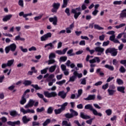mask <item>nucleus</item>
Returning <instances> with one entry per match:
<instances>
[{
    "mask_svg": "<svg viewBox=\"0 0 126 126\" xmlns=\"http://www.w3.org/2000/svg\"><path fill=\"white\" fill-rule=\"evenodd\" d=\"M47 77H48L47 78ZM55 77V74H51L50 75L49 74V73H47L44 76V78H47L46 80L49 82L51 81V80L53 79Z\"/></svg>",
    "mask_w": 126,
    "mask_h": 126,
    "instance_id": "obj_9",
    "label": "nucleus"
},
{
    "mask_svg": "<svg viewBox=\"0 0 126 126\" xmlns=\"http://www.w3.org/2000/svg\"><path fill=\"white\" fill-rule=\"evenodd\" d=\"M23 84L24 85H25V86H28L32 84V81L29 80H25L23 82Z\"/></svg>",
    "mask_w": 126,
    "mask_h": 126,
    "instance_id": "obj_26",
    "label": "nucleus"
},
{
    "mask_svg": "<svg viewBox=\"0 0 126 126\" xmlns=\"http://www.w3.org/2000/svg\"><path fill=\"white\" fill-rule=\"evenodd\" d=\"M73 74L75 75L76 77H78V78H81V77H82V73H78L76 71H75Z\"/></svg>",
    "mask_w": 126,
    "mask_h": 126,
    "instance_id": "obj_25",
    "label": "nucleus"
},
{
    "mask_svg": "<svg viewBox=\"0 0 126 126\" xmlns=\"http://www.w3.org/2000/svg\"><path fill=\"white\" fill-rule=\"evenodd\" d=\"M98 12H99V11L97 9H94V10L92 12L93 15L94 16H96L97 14H98Z\"/></svg>",
    "mask_w": 126,
    "mask_h": 126,
    "instance_id": "obj_59",
    "label": "nucleus"
},
{
    "mask_svg": "<svg viewBox=\"0 0 126 126\" xmlns=\"http://www.w3.org/2000/svg\"><path fill=\"white\" fill-rule=\"evenodd\" d=\"M15 41H25V38L20 37V35L16 36Z\"/></svg>",
    "mask_w": 126,
    "mask_h": 126,
    "instance_id": "obj_24",
    "label": "nucleus"
},
{
    "mask_svg": "<svg viewBox=\"0 0 126 126\" xmlns=\"http://www.w3.org/2000/svg\"><path fill=\"white\" fill-rule=\"evenodd\" d=\"M105 67H106V68H108L110 70H112L113 71L114 69V66H113L112 65H110L109 64H106L105 65Z\"/></svg>",
    "mask_w": 126,
    "mask_h": 126,
    "instance_id": "obj_39",
    "label": "nucleus"
},
{
    "mask_svg": "<svg viewBox=\"0 0 126 126\" xmlns=\"http://www.w3.org/2000/svg\"><path fill=\"white\" fill-rule=\"evenodd\" d=\"M26 102H27L26 97H25V95H23L21 98L20 103L21 105H24V104H25V103H26Z\"/></svg>",
    "mask_w": 126,
    "mask_h": 126,
    "instance_id": "obj_19",
    "label": "nucleus"
},
{
    "mask_svg": "<svg viewBox=\"0 0 126 126\" xmlns=\"http://www.w3.org/2000/svg\"><path fill=\"white\" fill-rule=\"evenodd\" d=\"M106 54H111L112 57H116L118 55V49L115 48H108L105 51Z\"/></svg>",
    "mask_w": 126,
    "mask_h": 126,
    "instance_id": "obj_5",
    "label": "nucleus"
},
{
    "mask_svg": "<svg viewBox=\"0 0 126 126\" xmlns=\"http://www.w3.org/2000/svg\"><path fill=\"white\" fill-rule=\"evenodd\" d=\"M19 49H20L21 51L23 53H27L28 52V49L27 48H23V46H20Z\"/></svg>",
    "mask_w": 126,
    "mask_h": 126,
    "instance_id": "obj_47",
    "label": "nucleus"
},
{
    "mask_svg": "<svg viewBox=\"0 0 126 126\" xmlns=\"http://www.w3.org/2000/svg\"><path fill=\"white\" fill-rule=\"evenodd\" d=\"M81 8L80 7H78L75 9H72L71 10L72 13H73L74 17L75 19H77L78 16L81 14Z\"/></svg>",
    "mask_w": 126,
    "mask_h": 126,
    "instance_id": "obj_3",
    "label": "nucleus"
},
{
    "mask_svg": "<svg viewBox=\"0 0 126 126\" xmlns=\"http://www.w3.org/2000/svg\"><path fill=\"white\" fill-rule=\"evenodd\" d=\"M63 110L61 108L58 109H55L54 112L55 113V115H59L63 112Z\"/></svg>",
    "mask_w": 126,
    "mask_h": 126,
    "instance_id": "obj_38",
    "label": "nucleus"
},
{
    "mask_svg": "<svg viewBox=\"0 0 126 126\" xmlns=\"http://www.w3.org/2000/svg\"><path fill=\"white\" fill-rule=\"evenodd\" d=\"M68 50V48L66 47L62 50H57L56 51V54H58V55H64L65 53H66V51Z\"/></svg>",
    "mask_w": 126,
    "mask_h": 126,
    "instance_id": "obj_14",
    "label": "nucleus"
},
{
    "mask_svg": "<svg viewBox=\"0 0 126 126\" xmlns=\"http://www.w3.org/2000/svg\"><path fill=\"white\" fill-rule=\"evenodd\" d=\"M120 63H121V64H124V65L126 67V60H121L120 61Z\"/></svg>",
    "mask_w": 126,
    "mask_h": 126,
    "instance_id": "obj_64",
    "label": "nucleus"
},
{
    "mask_svg": "<svg viewBox=\"0 0 126 126\" xmlns=\"http://www.w3.org/2000/svg\"><path fill=\"white\" fill-rule=\"evenodd\" d=\"M124 26H126L125 23H122L120 24L119 25L116 26L115 27V28L116 29H120V28H123V27H124Z\"/></svg>",
    "mask_w": 126,
    "mask_h": 126,
    "instance_id": "obj_29",
    "label": "nucleus"
},
{
    "mask_svg": "<svg viewBox=\"0 0 126 126\" xmlns=\"http://www.w3.org/2000/svg\"><path fill=\"white\" fill-rule=\"evenodd\" d=\"M108 87H109V84L106 83L105 85L102 86V89H103V90H106V89H108Z\"/></svg>",
    "mask_w": 126,
    "mask_h": 126,
    "instance_id": "obj_55",
    "label": "nucleus"
},
{
    "mask_svg": "<svg viewBox=\"0 0 126 126\" xmlns=\"http://www.w3.org/2000/svg\"><path fill=\"white\" fill-rule=\"evenodd\" d=\"M56 61L54 59H49L48 61V64H53V63H55Z\"/></svg>",
    "mask_w": 126,
    "mask_h": 126,
    "instance_id": "obj_56",
    "label": "nucleus"
},
{
    "mask_svg": "<svg viewBox=\"0 0 126 126\" xmlns=\"http://www.w3.org/2000/svg\"><path fill=\"white\" fill-rule=\"evenodd\" d=\"M32 126H40V123L37 122H32Z\"/></svg>",
    "mask_w": 126,
    "mask_h": 126,
    "instance_id": "obj_63",
    "label": "nucleus"
},
{
    "mask_svg": "<svg viewBox=\"0 0 126 126\" xmlns=\"http://www.w3.org/2000/svg\"><path fill=\"white\" fill-rule=\"evenodd\" d=\"M109 94H110V95H112L113 94H115V93L116 92V90H112V89H109L108 90H107Z\"/></svg>",
    "mask_w": 126,
    "mask_h": 126,
    "instance_id": "obj_44",
    "label": "nucleus"
},
{
    "mask_svg": "<svg viewBox=\"0 0 126 126\" xmlns=\"http://www.w3.org/2000/svg\"><path fill=\"white\" fill-rule=\"evenodd\" d=\"M123 4V1L122 0H116L113 2V4L115 5H121V4Z\"/></svg>",
    "mask_w": 126,
    "mask_h": 126,
    "instance_id": "obj_35",
    "label": "nucleus"
},
{
    "mask_svg": "<svg viewBox=\"0 0 126 126\" xmlns=\"http://www.w3.org/2000/svg\"><path fill=\"white\" fill-rule=\"evenodd\" d=\"M80 117L83 119L84 120H89V119H91V117L89 115H85L84 113L81 112L80 114Z\"/></svg>",
    "mask_w": 126,
    "mask_h": 126,
    "instance_id": "obj_13",
    "label": "nucleus"
},
{
    "mask_svg": "<svg viewBox=\"0 0 126 126\" xmlns=\"http://www.w3.org/2000/svg\"><path fill=\"white\" fill-rule=\"evenodd\" d=\"M38 97L39 98H40V99H43L44 102H45V103H47L48 100H47V99H46L44 97V95H38Z\"/></svg>",
    "mask_w": 126,
    "mask_h": 126,
    "instance_id": "obj_53",
    "label": "nucleus"
},
{
    "mask_svg": "<svg viewBox=\"0 0 126 126\" xmlns=\"http://www.w3.org/2000/svg\"><path fill=\"white\" fill-rule=\"evenodd\" d=\"M65 82H66L65 80H63L62 81L57 82L56 84H58V85L62 86L63 85V84H64Z\"/></svg>",
    "mask_w": 126,
    "mask_h": 126,
    "instance_id": "obj_37",
    "label": "nucleus"
},
{
    "mask_svg": "<svg viewBox=\"0 0 126 126\" xmlns=\"http://www.w3.org/2000/svg\"><path fill=\"white\" fill-rule=\"evenodd\" d=\"M49 20L50 22H53V25H57L58 22V17L54 16V17L49 18Z\"/></svg>",
    "mask_w": 126,
    "mask_h": 126,
    "instance_id": "obj_12",
    "label": "nucleus"
},
{
    "mask_svg": "<svg viewBox=\"0 0 126 126\" xmlns=\"http://www.w3.org/2000/svg\"><path fill=\"white\" fill-rule=\"evenodd\" d=\"M80 97V95H77L76 96L75 95H71L70 98L71 99H78V98H79Z\"/></svg>",
    "mask_w": 126,
    "mask_h": 126,
    "instance_id": "obj_57",
    "label": "nucleus"
},
{
    "mask_svg": "<svg viewBox=\"0 0 126 126\" xmlns=\"http://www.w3.org/2000/svg\"><path fill=\"white\" fill-rule=\"evenodd\" d=\"M53 7L56 8V9H59L60 8V6H61V3H54L52 5Z\"/></svg>",
    "mask_w": 126,
    "mask_h": 126,
    "instance_id": "obj_27",
    "label": "nucleus"
},
{
    "mask_svg": "<svg viewBox=\"0 0 126 126\" xmlns=\"http://www.w3.org/2000/svg\"><path fill=\"white\" fill-rule=\"evenodd\" d=\"M67 55L69 57H73L75 55V53H73V49H71L67 52Z\"/></svg>",
    "mask_w": 126,
    "mask_h": 126,
    "instance_id": "obj_20",
    "label": "nucleus"
},
{
    "mask_svg": "<svg viewBox=\"0 0 126 126\" xmlns=\"http://www.w3.org/2000/svg\"><path fill=\"white\" fill-rule=\"evenodd\" d=\"M66 60H67V57L63 56V57H60L59 61L60 62H65Z\"/></svg>",
    "mask_w": 126,
    "mask_h": 126,
    "instance_id": "obj_43",
    "label": "nucleus"
},
{
    "mask_svg": "<svg viewBox=\"0 0 126 126\" xmlns=\"http://www.w3.org/2000/svg\"><path fill=\"white\" fill-rule=\"evenodd\" d=\"M20 123V121L19 120L15 122L8 121L7 122V124L8 126H19Z\"/></svg>",
    "mask_w": 126,
    "mask_h": 126,
    "instance_id": "obj_8",
    "label": "nucleus"
},
{
    "mask_svg": "<svg viewBox=\"0 0 126 126\" xmlns=\"http://www.w3.org/2000/svg\"><path fill=\"white\" fill-rule=\"evenodd\" d=\"M95 99V95H90L87 98H85L84 100L86 101H90L91 100H94Z\"/></svg>",
    "mask_w": 126,
    "mask_h": 126,
    "instance_id": "obj_21",
    "label": "nucleus"
},
{
    "mask_svg": "<svg viewBox=\"0 0 126 126\" xmlns=\"http://www.w3.org/2000/svg\"><path fill=\"white\" fill-rule=\"evenodd\" d=\"M51 123V119H47L42 124L43 126H47Z\"/></svg>",
    "mask_w": 126,
    "mask_h": 126,
    "instance_id": "obj_34",
    "label": "nucleus"
},
{
    "mask_svg": "<svg viewBox=\"0 0 126 126\" xmlns=\"http://www.w3.org/2000/svg\"><path fill=\"white\" fill-rule=\"evenodd\" d=\"M43 16V14H39L38 16H36L34 18L35 21H38V20H40L42 18Z\"/></svg>",
    "mask_w": 126,
    "mask_h": 126,
    "instance_id": "obj_40",
    "label": "nucleus"
},
{
    "mask_svg": "<svg viewBox=\"0 0 126 126\" xmlns=\"http://www.w3.org/2000/svg\"><path fill=\"white\" fill-rule=\"evenodd\" d=\"M53 112H54V107L50 106L48 108L47 110V114L49 115H51V114H53Z\"/></svg>",
    "mask_w": 126,
    "mask_h": 126,
    "instance_id": "obj_23",
    "label": "nucleus"
},
{
    "mask_svg": "<svg viewBox=\"0 0 126 126\" xmlns=\"http://www.w3.org/2000/svg\"><path fill=\"white\" fill-rule=\"evenodd\" d=\"M94 29H97V30H104V28L100 27L99 25L94 24Z\"/></svg>",
    "mask_w": 126,
    "mask_h": 126,
    "instance_id": "obj_31",
    "label": "nucleus"
},
{
    "mask_svg": "<svg viewBox=\"0 0 126 126\" xmlns=\"http://www.w3.org/2000/svg\"><path fill=\"white\" fill-rule=\"evenodd\" d=\"M44 111H45V108L44 107H41V108H37L36 109V112L37 113H41L42 112H44Z\"/></svg>",
    "mask_w": 126,
    "mask_h": 126,
    "instance_id": "obj_49",
    "label": "nucleus"
},
{
    "mask_svg": "<svg viewBox=\"0 0 126 126\" xmlns=\"http://www.w3.org/2000/svg\"><path fill=\"white\" fill-rule=\"evenodd\" d=\"M34 104H35V100L30 99L28 103L24 106L25 109L23 107H20V111L21 113H22L23 115H26V114H35V110L34 109H29V108H32L34 106Z\"/></svg>",
    "mask_w": 126,
    "mask_h": 126,
    "instance_id": "obj_1",
    "label": "nucleus"
},
{
    "mask_svg": "<svg viewBox=\"0 0 126 126\" xmlns=\"http://www.w3.org/2000/svg\"><path fill=\"white\" fill-rule=\"evenodd\" d=\"M63 126H71V123L67 122L66 120H64L62 122Z\"/></svg>",
    "mask_w": 126,
    "mask_h": 126,
    "instance_id": "obj_22",
    "label": "nucleus"
},
{
    "mask_svg": "<svg viewBox=\"0 0 126 126\" xmlns=\"http://www.w3.org/2000/svg\"><path fill=\"white\" fill-rule=\"evenodd\" d=\"M105 113L108 116H111L112 115V110L110 109H107L105 111Z\"/></svg>",
    "mask_w": 126,
    "mask_h": 126,
    "instance_id": "obj_50",
    "label": "nucleus"
},
{
    "mask_svg": "<svg viewBox=\"0 0 126 126\" xmlns=\"http://www.w3.org/2000/svg\"><path fill=\"white\" fill-rule=\"evenodd\" d=\"M56 58V55L55 53H51L49 56V60H52V59H55Z\"/></svg>",
    "mask_w": 126,
    "mask_h": 126,
    "instance_id": "obj_51",
    "label": "nucleus"
},
{
    "mask_svg": "<svg viewBox=\"0 0 126 126\" xmlns=\"http://www.w3.org/2000/svg\"><path fill=\"white\" fill-rule=\"evenodd\" d=\"M119 71H120V72L122 73H125V72L126 71V70L124 66H121L119 69Z\"/></svg>",
    "mask_w": 126,
    "mask_h": 126,
    "instance_id": "obj_45",
    "label": "nucleus"
},
{
    "mask_svg": "<svg viewBox=\"0 0 126 126\" xmlns=\"http://www.w3.org/2000/svg\"><path fill=\"white\" fill-rule=\"evenodd\" d=\"M118 91H119V92H122V93H124L125 92V87H118L117 88Z\"/></svg>",
    "mask_w": 126,
    "mask_h": 126,
    "instance_id": "obj_41",
    "label": "nucleus"
},
{
    "mask_svg": "<svg viewBox=\"0 0 126 126\" xmlns=\"http://www.w3.org/2000/svg\"><path fill=\"white\" fill-rule=\"evenodd\" d=\"M120 18L121 19L126 18V12H125L124 10H123L120 14Z\"/></svg>",
    "mask_w": 126,
    "mask_h": 126,
    "instance_id": "obj_17",
    "label": "nucleus"
},
{
    "mask_svg": "<svg viewBox=\"0 0 126 126\" xmlns=\"http://www.w3.org/2000/svg\"><path fill=\"white\" fill-rule=\"evenodd\" d=\"M68 1V0H63V4L62 5V8H64V7H66Z\"/></svg>",
    "mask_w": 126,
    "mask_h": 126,
    "instance_id": "obj_42",
    "label": "nucleus"
},
{
    "mask_svg": "<svg viewBox=\"0 0 126 126\" xmlns=\"http://www.w3.org/2000/svg\"><path fill=\"white\" fill-rule=\"evenodd\" d=\"M49 38H52V33L51 32H48L46 34L41 36L40 37V41L41 42H45L47 41Z\"/></svg>",
    "mask_w": 126,
    "mask_h": 126,
    "instance_id": "obj_6",
    "label": "nucleus"
},
{
    "mask_svg": "<svg viewBox=\"0 0 126 126\" xmlns=\"http://www.w3.org/2000/svg\"><path fill=\"white\" fill-rule=\"evenodd\" d=\"M64 117H66V119H72V115L71 113H67L64 114Z\"/></svg>",
    "mask_w": 126,
    "mask_h": 126,
    "instance_id": "obj_33",
    "label": "nucleus"
},
{
    "mask_svg": "<svg viewBox=\"0 0 126 126\" xmlns=\"http://www.w3.org/2000/svg\"><path fill=\"white\" fill-rule=\"evenodd\" d=\"M85 109L86 110H90L94 115V116H98V117H102V113L97 111V110L95 109L94 107L91 104H87L85 106Z\"/></svg>",
    "mask_w": 126,
    "mask_h": 126,
    "instance_id": "obj_2",
    "label": "nucleus"
},
{
    "mask_svg": "<svg viewBox=\"0 0 126 126\" xmlns=\"http://www.w3.org/2000/svg\"><path fill=\"white\" fill-rule=\"evenodd\" d=\"M69 111L70 112L71 115L73 116V117H77V116H78V112H77V111H76L75 110L72 109H70Z\"/></svg>",
    "mask_w": 126,
    "mask_h": 126,
    "instance_id": "obj_16",
    "label": "nucleus"
},
{
    "mask_svg": "<svg viewBox=\"0 0 126 126\" xmlns=\"http://www.w3.org/2000/svg\"><path fill=\"white\" fill-rule=\"evenodd\" d=\"M29 51L31 52L32 51H37V48L35 47V46H32V47L29 49Z\"/></svg>",
    "mask_w": 126,
    "mask_h": 126,
    "instance_id": "obj_62",
    "label": "nucleus"
},
{
    "mask_svg": "<svg viewBox=\"0 0 126 126\" xmlns=\"http://www.w3.org/2000/svg\"><path fill=\"white\" fill-rule=\"evenodd\" d=\"M15 88V84H14L13 85L10 86L8 88V90H10V91H12Z\"/></svg>",
    "mask_w": 126,
    "mask_h": 126,
    "instance_id": "obj_52",
    "label": "nucleus"
},
{
    "mask_svg": "<svg viewBox=\"0 0 126 126\" xmlns=\"http://www.w3.org/2000/svg\"><path fill=\"white\" fill-rule=\"evenodd\" d=\"M10 115L12 117H16L18 115V113H17V112L15 110H13L10 112Z\"/></svg>",
    "mask_w": 126,
    "mask_h": 126,
    "instance_id": "obj_28",
    "label": "nucleus"
},
{
    "mask_svg": "<svg viewBox=\"0 0 126 126\" xmlns=\"http://www.w3.org/2000/svg\"><path fill=\"white\" fill-rule=\"evenodd\" d=\"M13 63H14V60H8L7 63V64L8 66H11L12 64H13Z\"/></svg>",
    "mask_w": 126,
    "mask_h": 126,
    "instance_id": "obj_36",
    "label": "nucleus"
},
{
    "mask_svg": "<svg viewBox=\"0 0 126 126\" xmlns=\"http://www.w3.org/2000/svg\"><path fill=\"white\" fill-rule=\"evenodd\" d=\"M57 66L56 64L51 66V67L48 68L49 72H51V73L54 72V71L56 70V68H57Z\"/></svg>",
    "mask_w": 126,
    "mask_h": 126,
    "instance_id": "obj_18",
    "label": "nucleus"
},
{
    "mask_svg": "<svg viewBox=\"0 0 126 126\" xmlns=\"http://www.w3.org/2000/svg\"><path fill=\"white\" fill-rule=\"evenodd\" d=\"M18 4L20 6H21V7H23V6H24V1H23V0H19Z\"/></svg>",
    "mask_w": 126,
    "mask_h": 126,
    "instance_id": "obj_48",
    "label": "nucleus"
},
{
    "mask_svg": "<svg viewBox=\"0 0 126 126\" xmlns=\"http://www.w3.org/2000/svg\"><path fill=\"white\" fill-rule=\"evenodd\" d=\"M94 120V118H92L89 120L86 121V123L88 124V125H91L92 124V121Z\"/></svg>",
    "mask_w": 126,
    "mask_h": 126,
    "instance_id": "obj_61",
    "label": "nucleus"
},
{
    "mask_svg": "<svg viewBox=\"0 0 126 126\" xmlns=\"http://www.w3.org/2000/svg\"><path fill=\"white\" fill-rule=\"evenodd\" d=\"M12 17V15L8 14L3 17L2 19V21L4 22H6L8 21V20H10V19Z\"/></svg>",
    "mask_w": 126,
    "mask_h": 126,
    "instance_id": "obj_15",
    "label": "nucleus"
},
{
    "mask_svg": "<svg viewBox=\"0 0 126 126\" xmlns=\"http://www.w3.org/2000/svg\"><path fill=\"white\" fill-rule=\"evenodd\" d=\"M31 120H32V119L28 118L26 116H23L22 119V122L25 125H26V124H28L29 122H31Z\"/></svg>",
    "mask_w": 126,
    "mask_h": 126,
    "instance_id": "obj_11",
    "label": "nucleus"
},
{
    "mask_svg": "<svg viewBox=\"0 0 126 126\" xmlns=\"http://www.w3.org/2000/svg\"><path fill=\"white\" fill-rule=\"evenodd\" d=\"M116 82L119 85H121L124 83V82L121 79H117Z\"/></svg>",
    "mask_w": 126,
    "mask_h": 126,
    "instance_id": "obj_54",
    "label": "nucleus"
},
{
    "mask_svg": "<svg viewBox=\"0 0 126 126\" xmlns=\"http://www.w3.org/2000/svg\"><path fill=\"white\" fill-rule=\"evenodd\" d=\"M95 52H97V56H101L102 55V53L104 52V48L101 47H97L95 48Z\"/></svg>",
    "mask_w": 126,
    "mask_h": 126,
    "instance_id": "obj_10",
    "label": "nucleus"
},
{
    "mask_svg": "<svg viewBox=\"0 0 126 126\" xmlns=\"http://www.w3.org/2000/svg\"><path fill=\"white\" fill-rule=\"evenodd\" d=\"M16 50V44H15V43L11 44L5 48L6 54H8L9 53V51H11L12 52H15Z\"/></svg>",
    "mask_w": 126,
    "mask_h": 126,
    "instance_id": "obj_4",
    "label": "nucleus"
},
{
    "mask_svg": "<svg viewBox=\"0 0 126 126\" xmlns=\"http://www.w3.org/2000/svg\"><path fill=\"white\" fill-rule=\"evenodd\" d=\"M68 105V103L67 102H65L63 103L62 105H61V108L60 109H62V111H64L65 110V108L66 106Z\"/></svg>",
    "mask_w": 126,
    "mask_h": 126,
    "instance_id": "obj_30",
    "label": "nucleus"
},
{
    "mask_svg": "<svg viewBox=\"0 0 126 126\" xmlns=\"http://www.w3.org/2000/svg\"><path fill=\"white\" fill-rule=\"evenodd\" d=\"M76 79V77L75 75H73L69 78V82H74Z\"/></svg>",
    "mask_w": 126,
    "mask_h": 126,
    "instance_id": "obj_32",
    "label": "nucleus"
},
{
    "mask_svg": "<svg viewBox=\"0 0 126 126\" xmlns=\"http://www.w3.org/2000/svg\"><path fill=\"white\" fill-rule=\"evenodd\" d=\"M61 69L63 71H64V70H66V66L64 64H62L61 66Z\"/></svg>",
    "mask_w": 126,
    "mask_h": 126,
    "instance_id": "obj_58",
    "label": "nucleus"
},
{
    "mask_svg": "<svg viewBox=\"0 0 126 126\" xmlns=\"http://www.w3.org/2000/svg\"><path fill=\"white\" fill-rule=\"evenodd\" d=\"M63 74H61L60 75H57L56 76V78L58 80H61V79H62V78H63Z\"/></svg>",
    "mask_w": 126,
    "mask_h": 126,
    "instance_id": "obj_60",
    "label": "nucleus"
},
{
    "mask_svg": "<svg viewBox=\"0 0 126 126\" xmlns=\"http://www.w3.org/2000/svg\"><path fill=\"white\" fill-rule=\"evenodd\" d=\"M101 62L100 58L98 57H95L93 59H91L89 61L90 63H99Z\"/></svg>",
    "mask_w": 126,
    "mask_h": 126,
    "instance_id": "obj_7",
    "label": "nucleus"
},
{
    "mask_svg": "<svg viewBox=\"0 0 126 126\" xmlns=\"http://www.w3.org/2000/svg\"><path fill=\"white\" fill-rule=\"evenodd\" d=\"M49 69V67H46L45 68L41 70L40 71L41 74H45V73H47V70Z\"/></svg>",
    "mask_w": 126,
    "mask_h": 126,
    "instance_id": "obj_46",
    "label": "nucleus"
}]
</instances>
